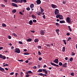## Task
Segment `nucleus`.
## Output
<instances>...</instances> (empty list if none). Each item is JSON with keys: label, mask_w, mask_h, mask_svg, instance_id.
<instances>
[{"label": "nucleus", "mask_w": 77, "mask_h": 77, "mask_svg": "<svg viewBox=\"0 0 77 77\" xmlns=\"http://www.w3.org/2000/svg\"><path fill=\"white\" fill-rule=\"evenodd\" d=\"M57 18H59L60 20H63V17L62 15H57L56 16Z\"/></svg>", "instance_id": "nucleus-1"}, {"label": "nucleus", "mask_w": 77, "mask_h": 77, "mask_svg": "<svg viewBox=\"0 0 77 77\" xmlns=\"http://www.w3.org/2000/svg\"><path fill=\"white\" fill-rule=\"evenodd\" d=\"M15 53H20V50L18 48H16L14 50Z\"/></svg>", "instance_id": "nucleus-2"}, {"label": "nucleus", "mask_w": 77, "mask_h": 77, "mask_svg": "<svg viewBox=\"0 0 77 77\" xmlns=\"http://www.w3.org/2000/svg\"><path fill=\"white\" fill-rule=\"evenodd\" d=\"M55 14L56 15H57L59 14V11L57 9H56L54 11Z\"/></svg>", "instance_id": "nucleus-3"}, {"label": "nucleus", "mask_w": 77, "mask_h": 77, "mask_svg": "<svg viewBox=\"0 0 77 77\" xmlns=\"http://www.w3.org/2000/svg\"><path fill=\"white\" fill-rule=\"evenodd\" d=\"M66 21L68 23H71V19H70V18L69 17H68L66 18Z\"/></svg>", "instance_id": "nucleus-4"}, {"label": "nucleus", "mask_w": 77, "mask_h": 77, "mask_svg": "<svg viewBox=\"0 0 77 77\" xmlns=\"http://www.w3.org/2000/svg\"><path fill=\"white\" fill-rule=\"evenodd\" d=\"M11 5L13 6H14V7H16V8H18V6L15 3H12Z\"/></svg>", "instance_id": "nucleus-5"}, {"label": "nucleus", "mask_w": 77, "mask_h": 77, "mask_svg": "<svg viewBox=\"0 0 77 77\" xmlns=\"http://www.w3.org/2000/svg\"><path fill=\"white\" fill-rule=\"evenodd\" d=\"M36 3H37V5H40V4L41 3V2L40 0H37L36 1Z\"/></svg>", "instance_id": "nucleus-6"}, {"label": "nucleus", "mask_w": 77, "mask_h": 77, "mask_svg": "<svg viewBox=\"0 0 77 77\" xmlns=\"http://www.w3.org/2000/svg\"><path fill=\"white\" fill-rule=\"evenodd\" d=\"M51 6H52V8H53V9L57 8V6L54 4H51Z\"/></svg>", "instance_id": "nucleus-7"}, {"label": "nucleus", "mask_w": 77, "mask_h": 77, "mask_svg": "<svg viewBox=\"0 0 77 77\" xmlns=\"http://www.w3.org/2000/svg\"><path fill=\"white\" fill-rule=\"evenodd\" d=\"M0 71H1L2 72H5V69H4L3 68H2L0 66Z\"/></svg>", "instance_id": "nucleus-8"}, {"label": "nucleus", "mask_w": 77, "mask_h": 77, "mask_svg": "<svg viewBox=\"0 0 77 77\" xmlns=\"http://www.w3.org/2000/svg\"><path fill=\"white\" fill-rule=\"evenodd\" d=\"M51 64L52 65H53V66H59V65H56L53 63H51Z\"/></svg>", "instance_id": "nucleus-9"}, {"label": "nucleus", "mask_w": 77, "mask_h": 77, "mask_svg": "<svg viewBox=\"0 0 77 77\" xmlns=\"http://www.w3.org/2000/svg\"><path fill=\"white\" fill-rule=\"evenodd\" d=\"M58 59H56L54 61V62H55L56 63H58Z\"/></svg>", "instance_id": "nucleus-10"}, {"label": "nucleus", "mask_w": 77, "mask_h": 77, "mask_svg": "<svg viewBox=\"0 0 77 77\" xmlns=\"http://www.w3.org/2000/svg\"><path fill=\"white\" fill-rule=\"evenodd\" d=\"M30 8L31 9H32V8H34V5L33 4H31L30 5Z\"/></svg>", "instance_id": "nucleus-11"}, {"label": "nucleus", "mask_w": 77, "mask_h": 77, "mask_svg": "<svg viewBox=\"0 0 77 77\" xmlns=\"http://www.w3.org/2000/svg\"><path fill=\"white\" fill-rule=\"evenodd\" d=\"M40 34L42 35H44V32L43 31H41L40 32Z\"/></svg>", "instance_id": "nucleus-12"}, {"label": "nucleus", "mask_w": 77, "mask_h": 77, "mask_svg": "<svg viewBox=\"0 0 77 77\" xmlns=\"http://www.w3.org/2000/svg\"><path fill=\"white\" fill-rule=\"evenodd\" d=\"M66 65H67V63H65L63 64V68H65L66 67Z\"/></svg>", "instance_id": "nucleus-13"}, {"label": "nucleus", "mask_w": 77, "mask_h": 77, "mask_svg": "<svg viewBox=\"0 0 77 77\" xmlns=\"http://www.w3.org/2000/svg\"><path fill=\"white\" fill-rule=\"evenodd\" d=\"M12 2H14V3H17L18 2V1H17V0H12Z\"/></svg>", "instance_id": "nucleus-14"}, {"label": "nucleus", "mask_w": 77, "mask_h": 77, "mask_svg": "<svg viewBox=\"0 0 77 77\" xmlns=\"http://www.w3.org/2000/svg\"><path fill=\"white\" fill-rule=\"evenodd\" d=\"M29 24L31 25L32 24H33V22H32V20H31L29 21Z\"/></svg>", "instance_id": "nucleus-15"}, {"label": "nucleus", "mask_w": 77, "mask_h": 77, "mask_svg": "<svg viewBox=\"0 0 77 77\" xmlns=\"http://www.w3.org/2000/svg\"><path fill=\"white\" fill-rule=\"evenodd\" d=\"M42 69H38L37 72H42Z\"/></svg>", "instance_id": "nucleus-16"}, {"label": "nucleus", "mask_w": 77, "mask_h": 77, "mask_svg": "<svg viewBox=\"0 0 77 77\" xmlns=\"http://www.w3.org/2000/svg\"><path fill=\"white\" fill-rule=\"evenodd\" d=\"M36 14H38V16L41 15H42V13L41 12H36Z\"/></svg>", "instance_id": "nucleus-17"}, {"label": "nucleus", "mask_w": 77, "mask_h": 77, "mask_svg": "<svg viewBox=\"0 0 77 77\" xmlns=\"http://www.w3.org/2000/svg\"><path fill=\"white\" fill-rule=\"evenodd\" d=\"M60 23H65V21L64 20H60Z\"/></svg>", "instance_id": "nucleus-18"}, {"label": "nucleus", "mask_w": 77, "mask_h": 77, "mask_svg": "<svg viewBox=\"0 0 77 77\" xmlns=\"http://www.w3.org/2000/svg\"><path fill=\"white\" fill-rule=\"evenodd\" d=\"M56 32H57V35H59V29H58L56 30Z\"/></svg>", "instance_id": "nucleus-19"}, {"label": "nucleus", "mask_w": 77, "mask_h": 77, "mask_svg": "<svg viewBox=\"0 0 77 77\" xmlns=\"http://www.w3.org/2000/svg\"><path fill=\"white\" fill-rule=\"evenodd\" d=\"M68 27L69 28V30L70 32H72V29L71 28V26H68Z\"/></svg>", "instance_id": "nucleus-20"}, {"label": "nucleus", "mask_w": 77, "mask_h": 77, "mask_svg": "<svg viewBox=\"0 0 77 77\" xmlns=\"http://www.w3.org/2000/svg\"><path fill=\"white\" fill-rule=\"evenodd\" d=\"M39 41V40L37 39H35L34 40V42H35V43H36V42H38Z\"/></svg>", "instance_id": "nucleus-21"}, {"label": "nucleus", "mask_w": 77, "mask_h": 77, "mask_svg": "<svg viewBox=\"0 0 77 77\" xmlns=\"http://www.w3.org/2000/svg\"><path fill=\"white\" fill-rule=\"evenodd\" d=\"M27 42H31L32 41V39L29 38L27 40Z\"/></svg>", "instance_id": "nucleus-22"}, {"label": "nucleus", "mask_w": 77, "mask_h": 77, "mask_svg": "<svg viewBox=\"0 0 77 77\" xmlns=\"http://www.w3.org/2000/svg\"><path fill=\"white\" fill-rule=\"evenodd\" d=\"M32 17L33 19H36V16H35L33 14L32 15Z\"/></svg>", "instance_id": "nucleus-23"}, {"label": "nucleus", "mask_w": 77, "mask_h": 77, "mask_svg": "<svg viewBox=\"0 0 77 77\" xmlns=\"http://www.w3.org/2000/svg\"><path fill=\"white\" fill-rule=\"evenodd\" d=\"M62 51H63V52H64L65 51V47H63V49H62Z\"/></svg>", "instance_id": "nucleus-24"}, {"label": "nucleus", "mask_w": 77, "mask_h": 77, "mask_svg": "<svg viewBox=\"0 0 77 77\" xmlns=\"http://www.w3.org/2000/svg\"><path fill=\"white\" fill-rule=\"evenodd\" d=\"M17 12V10L15 9H14L13 11H12V13H15Z\"/></svg>", "instance_id": "nucleus-25"}, {"label": "nucleus", "mask_w": 77, "mask_h": 77, "mask_svg": "<svg viewBox=\"0 0 77 77\" xmlns=\"http://www.w3.org/2000/svg\"><path fill=\"white\" fill-rule=\"evenodd\" d=\"M24 55H29V53L28 52H25L24 53Z\"/></svg>", "instance_id": "nucleus-26"}, {"label": "nucleus", "mask_w": 77, "mask_h": 77, "mask_svg": "<svg viewBox=\"0 0 77 77\" xmlns=\"http://www.w3.org/2000/svg\"><path fill=\"white\" fill-rule=\"evenodd\" d=\"M23 0H20L19 1H18V2L19 3H23Z\"/></svg>", "instance_id": "nucleus-27"}, {"label": "nucleus", "mask_w": 77, "mask_h": 77, "mask_svg": "<svg viewBox=\"0 0 77 77\" xmlns=\"http://www.w3.org/2000/svg\"><path fill=\"white\" fill-rule=\"evenodd\" d=\"M2 27H6V25L5 23H2Z\"/></svg>", "instance_id": "nucleus-28"}, {"label": "nucleus", "mask_w": 77, "mask_h": 77, "mask_svg": "<svg viewBox=\"0 0 77 77\" xmlns=\"http://www.w3.org/2000/svg\"><path fill=\"white\" fill-rule=\"evenodd\" d=\"M13 35V36H17V34H15V33H13L12 34Z\"/></svg>", "instance_id": "nucleus-29"}, {"label": "nucleus", "mask_w": 77, "mask_h": 77, "mask_svg": "<svg viewBox=\"0 0 77 77\" xmlns=\"http://www.w3.org/2000/svg\"><path fill=\"white\" fill-rule=\"evenodd\" d=\"M59 66H62V65H63V64L62 63V62H60L59 63Z\"/></svg>", "instance_id": "nucleus-30"}, {"label": "nucleus", "mask_w": 77, "mask_h": 77, "mask_svg": "<svg viewBox=\"0 0 77 77\" xmlns=\"http://www.w3.org/2000/svg\"><path fill=\"white\" fill-rule=\"evenodd\" d=\"M71 39V38L69 37L67 40V42H68L69 41H70V40Z\"/></svg>", "instance_id": "nucleus-31"}, {"label": "nucleus", "mask_w": 77, "mask_h": 77, "mask_svg": "<svg viewBox=\"0 0 77 77\" xmlns=\"http://www.w3.org/2000/svg\"><path fill=\"white\" fill-rule=\"evenodd\" d=\"M9 66V64H6L5 65H4L3 66Z\"/></svg>", "instance_id": "nucleus-32"}, {"label": "nucleus", "mask_w": 77, "mask_h": 77, "mask_svg": "<svg viewBox=\"0 0 77 77\" xmlns=\"http://www.w3.org/2000/svg\"><path fill=\"white\" fill-rule=\"evenodd\" d=\"M69 60L70 61L72 62L73 60V58H72V57L70 58Z\"/></svg>", "instance_id": "nucleus-33"}, {"label": "nucleus", "mask_w": 77, "mask_h": 77, "mask_svg": "<svg viewBox=\"0 0 77 77\" xmlns=\"http://www.w3.org/2000/svg\"><path fill=\"white\" fill-rule=\"evenodd\" d=\"M28 73H29V74H33V72H31V71H29Z\"/></svg>", "instance_id": "nucleus-34"}, {"label": "nucleus", "mask_w": 77, "mask_h": 77, "mask_svg": "<svg viewBox=\"0 0 77 77\" xmlns=\"http://www.w3.org/2000/svg\"><path fill=\"white\" fill-rule=\"evenodd\" d=\"M56 26H60V25L58 23H56Z\"/></svg>", "instance_id": "nucleus-35"}, {"label": "nucleus", "mask_w": 77, "mask_h": 77, "mask_svg": "<svg viewBox=\"0 0 77 77\" xmlns=\"http://www.w3.org/2000/svg\"><path fill=\"white\" fill-rule=\"evenodd\" d=\"M30 8H26V10L28 11H30Z\"/></svg>", "instance_id": "nucleus-36"}, {"label": "nucleus", "mask_w": 77, "mask_h": 77, "mask_svg": "<svg viewBox=\"0 0 77 77\" xmlns=\"http://www.w3.org/2000/svg\"><path fill=\"white\" fill-rule=\"evenodd\" d=\"M6 58V57H5V56H2V59H5Z\"/></svg>", "instance_id": "nucleus-37"}, {"label": "nucleus", "mask_w": 77, "mask_h": 77, "mask_svg": "<svg viewBox=\"0 0 77 77\" xmlns=\"http://www.w3.org/2000/svg\"><path fill=\"white\" fill-rule=\"evenodd\" d=\"M19 14H20V15H23V13L21 11L19 12Z\"/></svg>", "instance_id": "nucleus-38"}, {"label": "nucleus", "mask_w": 77, "mask_h": 77, "mask_svg": "<svg viewBox=\"0 0 77 77\" xmlns=\"http://www.w3.org/2000/svg\"><path fill=\"white\" fill-rule=\"evenodd\" d=\"M14 72H12L10 74V75H14Z\"/></svg>", "instance_id": "nucleus-39"}, {"label": "nucleus", "mask_w": 77, "mask_h": 77, "mask_svg": "<svg viewBox=\"0 0 77 77\" xmlns=\"http://www.w3.org/2000/svg\"><path fill=\"white\" fill-rule=\"evenodd\" d=\"M18 61H19V62H23V60H18Z\"/></svg>", "instance_id": "nucleus-40"}, {"label": "nucleus", "mask_w": 77, "mask_h": 77, "mask_svg": "<svg viewBox=\"0 0 77 77\" xmlns=\"http://www.w3.org/2000/svg\"><path fill=\"white\" fill-rule=\"evenodd\" d=\"M38 75H40L42 76L43 75V74L42 73H39Z\"/></svg>", "instance_id": "nucleus-41"}, {"label": "nucleus", "mask_w": 77, "mask_h": 77, "mask_svg": "<svg viewBox=\"0 0 77 77\" xmlns=\"http://www.w3.org/2000/svg\"><path fill=\"white\" fill-rule=\"evenodd\" d=\"M43 18L44 19H45V15H44L43 16Z\"/></svg>", "instance_id": "nucleus-42"}, {"label": "nucleus", "mask_w": 77, "mask_h": 77, "mask_svg": "<svg viewBox=\"0 0 77 77\" xmlns=\"http://www.w3.org/2000/svg\"><path fill=\"white\" fill-rule=\"evenodd\" d=\"M33 69H36V68H37V67L36 66H34V67H33Z\"/></svg>", "instance_id": "nucleus-43"}, {"label": "nucleus", "mask_w": 77, "mask_h": 77, "mask_svg": "<svg viewBox=\"0 0 77 77\" xmlns=\"http://www.w3.org/2000/svg\"><path fill=\"white\" fill-rule=\"evenodd\" d=\"M33 23H36V20H33Z\"/></svg>", "instance_id": "nucleus-44"}, {"label": "nucleus", "mask_w": 77, "mask_h": 77, "mask_svg": "<svg viewBox=\"0 0 77 77\" xmlns=\"http://www.w3.org/2000/svg\"><path fill=\"white\" fill-rule=\"evenodd\" d=\"M19 44H23V43L21 41H19Z\"/></svg>", "instance_id": "nucleus-45"}, {"label": "nucleus", "mask_w": 77, "mask_h": 77, "mask_svg": "<svg viewBox=\"0 0 77 77\" xmlns=\"http://www.w3.org/2000/svg\"><path fill=\"white\" fill-rule=\"evenodd\" d=\"M42 60V57H39V60L41 61Z\"/></svg>", "instance_id": "nucleus-46"}, {"label": "nucleus", "mask_w": 77, "mask_h": 77, "mask_svg": "<svg viewBox=\"0 0 77 77\" xmlns=\"http://www.w3.org/2000/svg\"><path fill=\"white\" fill-rule=\"evenodd\" d=\"M3 57V55L1 54H0V58H2Z\"/></svg>", "instance_id": "nucleus-47"}, {"label": "nucleus", "mask_w": 77, "mask_h": 77, "mask_svg": "<svg viewBox=\"0 0 77 77\" xmlns=\"http://www.w3.org/2000/svg\"><path fill=\"white\" fill-rule=\"evenodd\" d=\"M38 55H41V53L40 51H38Z\"/></svg>", "instance_id": "nucleus-48"}, {"label": "nucleus", "mask_w": 77, "mask_h": 77, "mask_svg": "<svg viewBox=\"0 0 77 77\" xmlns=\"http://www.w3.org/2000/svg\"><path fill=\"white\" fill-rule=\"evenodd\" d=\"M23 2L24 3H26V2H27V1H26V0H23Z\"/></svg>", "instance_id": "nucleus-49"}, {"label": "nucleus", "mask_w": 77, "mask_h": 77, "mask_svg": "<svg viewBox=\"0 0 77 77\" xmlns=\"http://www.w3.org/2000/svg\"><path fill=\"white\" fill-rule=\"evenodd\" d=\"M45 74H47L48 73V71H47V70H46L45 71Z\"/></svg>", "instance_id": "nucleus-50"}, {"label": "nucleus", "mask_w": 77, "mask_h": 77, "mask_svg": "<svg viewBox=\"0 0 77 77\" xmlns=\"http://www.w3.org/2000/svg\"><path fill=\"white\" fill-rule=\"evenodd\" d=\"M46 46L48 47H50V45H47Z\"/></svg>", "instance_id": "nucleus-51"}, {"label": "nucleus", "mask_w": 77, "mask_h": 77, "mask_svg": "<svg viewBox=\"0 0 77 77\" xmlns=\"http://www.w3.org/2000/svg\"><path fill=\"white\" fill-rule=\"evenodd\" d=\"M8 39H11V36H8Z\"/></svg>", "instance_id": "nucleus-52"}, {"label": "nucleus", "mask_w": 77, "mask_h": 77, "mask_svg": "<svg viewBox=\"0 0 77 77\" xmlns=\"http://www.w3.org/2000/svg\"><path fill=\"white\" fill-rule=\"evenodd\" d=\"M74 55H75V53L73 52H72V56H74Z\"/></svg>", "instance_id": "nucleus-53"}, {"label": "nucleus", "mask_w": 77, "mask_h": 77, "mask_svg": "<svg viewBox=\"0 0 77 77\" xmlns=\"http://www.w3.org/2000/svg\"><path fill=\"white\" fill-rule=\"evenodd\" d=\"M25 62H26V63H29V60H27L26 61H25Z\"/></svg>", "instance_id": "nucleus-54"}, {"label": "nucleus", "mask_w": 77, "mask_h": 77, "mask_svg": "<svg viewBox=\"0 0 77 77\" xmlns=\"http://www.w3.org/2000/svg\"><path fill=\"white\" fill-rule=\"evenodd\" d=\"M71 75H72V76H73L74 75V73L73 72H72L71 73Z\"/></svg>", "instance_id": "nucleus-55"}, {"label": "nucleus", "mask_w": 77, "mask_h": 77, "mask_svg": "<svg viewBox=\"0 0 77 77\" xmlns=\"http://www.w3.org/2000/svg\"><path fill=\"white\" fill-rule=\"evenodd\" d=\"M31 32H32V33H35V31L34 30H33V31H31Z\"/></svg>", "instance_id": "nucleus-56"}, {"label": "nucleus", "mask_w": 77, "mask_h": 77, "mask_svg": "<svg viewBox=\"0 0 77 77\" xmlns=\"http://www.w3.org/2000/svg\"><path fill=\"white\" fill-rule=\"evenodd\" d=\"M17 75H18V73H16L15 74V77H17Z\"/></svg>", "instance_id": "nucleus-57"}, {"label": "nucleus", "mask_w": 77, "mask_h": 77, "mask_svg": "<svg viewBox=\"0 0 77 77\" xmlns=\"http://www.w3.org/2000/svg\"><path fill=\"white\" fill-rule=\"evenodd\" d=\"M70 34H69V33H67L66 34V35H67V36H69V35H70Z\"/></svg>", "instance_id": "nucleus-58"}, {"label": "nucleus", "mask_w": 77, "mask_h": 77, "mask_svg": "<svg viewBox=\"0 0 77 77\" xmlns=\"http://www.w3.org/2000/svg\"><path fill=\"white\" fill-rule=\"evenodd\" d=\"M23 73L22 72H21V77H22V76H23Z\"/></svg>", "instance_id": "nucleus-59"}, {"label": "nucleus", "mask_w": 77, "mask_h": 77, "mask_svg": "<svg viewBox=\"0 0 77 77\" xmlns=\"http://www.w3.org/2000/svg\"><path fill=\"white\" fill-rule=\"evenodd\" d=\"M41 11L42 12H44V10L43 9H41Z\"/></svg>", "instance_id": "nucleus-60"}, {"label": "nucleus", "mask_w": 77, "mask_h": 77, "mask_svg": "<svg viewBox=\"0 0 77 77\" xmlns=\"http://www.w3.org/2000/svg\"><path fill=\"white\" fill-rule=\"evenodd\" d=\"M38 48H41V46H39L38 47Z\"/></svg>", "instance_id": "nucleus-61"}, {"label": "nucleus", "mask_w": 77, "mask_h": 77, "mask_svg": "<svg viewBox=\"0 0 77 77\" xmlns=\"http://www.w3.org/2000/svg\"><path fill=\"white\" fill-rule=\"evenodd\" d=\"M2 7H5V5H4L2 4Z\"/></svg>", "instance_id": "nucleus-62"}, {"label": "nucleus", "mask_w": 77, "mask_h": 77, "mask_svg": "<svg viewBox=\"0 0 77 77\" xmlns=\"http://www.w3.org/2000/svg\"><path fill=\"white\" fill-rule=\"evenodd\" d=\"M26 77H29V75H26Z\"/></svg>", "instance_id": "nucleus-63"}, {"label": "nucleus", "mask_w": 77, "mask_h": 77, "mask_svg": "<svg viewBox=\"0 0 77 77\" xmlns=\"http://www.w3.org/2000/svg\"><path fill=\"white\" fill-rule=\"evenodd\" d=\"M65 60H68V57H65Z\"/></svg>", "instance_id": "nucleus-64"}]
</instances>
